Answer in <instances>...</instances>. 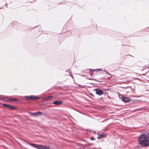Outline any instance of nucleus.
I'll list each match as a JSON object with an SVG mask.
<instances>
[{
  "label": "nucleus",
  "mask_w": 149,
  "mask_h": 149,
  "mask_svg": "<svg viewBox=\"0 0 149 149\" xmlns=\"http://www.w3.org/2000/svg\"><path fill=\"white\" fill-rule=\"evenodd\" d=\"M37 115V116L42 115V113L40 111H38L36 112Z\"/></svg>",
  "instance_id": "11"
},
{
  "label": "nucleus",
  "mask_w": 149,
  "mask_h": 149,
  "mask_svg": "<svg viewBox=\"0 0 149 149\" xmlns=\"http://www.w3.org/2000/svg\"><path fill=\"white\" fill-rule=\"evenodd\" d=\"M145 109L144 107H142L140 108L137 109L135 110V111H139L145 110Z\"/></svg>",
  "instance_id": "9"
},
{
  "label": "nucleus",
  "mask_w": 149,
  "mask_h": 149,
  "mask_svg": "<svg viewBox=\"0 0 149 149\" xmlns=\"http://www.w3.org/2000/svg\"><path fill=\"white\" fill-rule=\"evenodd\" d=\"M3 106L4 107H8L9 108H12V109H13L15 108V107L13 106H12L9 105L8 104H3Z\"/></svg>",
  "instance_id": "6"
},
{
  "label": "nucleus",
  "mask_w": 149,
  "mask_h": 149,
  "mask_svg": "<svg viewBox=\"0 0 149 149\" xmlns=\"http://www.w3.org/2000/svg\"><path fill=\"white\" fill-rule=\"evenodd\" d=\"M31 100L37 99L40 98V97L38 96H36L34 95H31Z\"/></svg>",
  "instance_id": "8"
},
{
  "label": "nucleus",
  "mask_w": 149,
  "mask_h": 149,
  "mask_svg": "<svg viewBox=\"0 0 149 149\" xmlns=\"http://www.w3.org/2000/svg\"><path fill=\"white\" fill-rule=\"evenodd\" d=\"M39 31H40V30H39Z\"/></svg>",
  "instance_id": "25"
},
{
  "label": "nucleus",
  "mask_w": 149,
  "mask_h": 149,
  "mask_svg": "<svg viewBox=\"0 0 149 149\" xmlns=\"http://www.w3.org/2000/svg\"><path fill=\"white\" fill-rule=\"evenodd\" d=\"M25 97L28 99L29 100H31V96H25Z\"/></svg>",
  "instance_id": "12"
},
{
  "label": "nucleus",
  "mask_w": 149,
  "mask_h": 149,
  "mask_svg": "<svg viewBox=\"0 0 149 149\" xmlns=\"http://www.w3.org/2000/svg\"><path fill=\"white\" fill-rule=\"evenodd\" d=\"M11 101H13L16 102V101H17V100L16 98H13L12 100H11Z\"/></svg>",
  "instance_id": "16"
},
{
  "label": "nucleus",
  "mask_w": 149,
  "mask_h": 149,
  "mask_svg": "<svg viewBox=\"0 0 149 149\" xmlns=\"http://www.w3.org/2000/svg\"><path fill=\"white\" fill-rule=\"evenodd\" d=\"M13 27H14V25H13Z\"/></svg>",
  "instance_id": "27"
},
{
  "label": "nucleus",
  "mask_w": 149,
  "mask_h": 149,
  "mask_svg": "<svg viewBox=\"0 0 149 149\" xmlns=\"http://www.w3.org/2000/svg\"><path fill=\"white\" fill-rule=\"evenodd\" d=\"M93 71L94 72H95V71H96L97 72V69H94V70H93Z\"/></svg>",
  "instance_id": "21"
},
{
  "label": "nucleus",
  "mask_w": 149,
  "mask_h": 149,
  "mask_svg": "<svg viewBox=\"0 0 149 149\" xmlns=\"http://www.w3.org/2000/svg\"><path fill=\"white\" fill-rule=\"evenodd\" d=\"M6 98V97H1V98H0V100H2L3 101H6V100L5 99V98Z\"/></svg>",
  "instance_id": "13"
},
{
  "label": "nucleus",
  "mask_w": 149,
  "mask_h": 149,
  "mask_svg": "<svg viewBox=\"0 0 149 149\" xmlns=\"http://www.w3.org/2000/svg\"><path fill=\"white\" fill-rule=\"evenodd\" d=\"M148 29H149V27L148 28Z\"/></svg>",
  "instance_id": "24"
},
{
  "label": "nucleus",
  "mask_w": 149,
  "mask_h": 149,
  "mask_svg": "<svg viewBox=\"0 0 149 149\" xmlns=\"http://www.w3.org/2000/svg\"><path fill=\"white\" fill-rule=\"evenodd\" d=\"M5 5L6 6V7H7V3H6Z\"/></svg>",
  "instance_id": "22"
},
{
  "label": "nucleus",
  "mask_w": 149,
  "mask_h": 149,
  "mask_svg": "<svg viewBox=\"0 0 149 149\" xmlns=\"http://www.w3.org/2000/svg\"><path fill=\"white\" fill-rule=\"evenodd\" d=\"M29 113L32 116H37L36 112L35 113L29 112Z\"/></svg>",
  "instance_id": "10"
},
{
  "label": "nucleus",
  "mask_w": 149,
  "mask_h": 149,
  "mask_svg": "<svg viewBox=\"0 0 149 149\" xmlns=\"http://www.w3.org/2000/svg\"><path fill=\"white\" fill-rule=\"evenodd\" d=\"M53 97V96H49L47 97V100H49L50 98H52Z\"/></svg>",
  "instance_id": "14"
},
{
  "label": "nucleus",
  "mask_w": 149,
  "mask_h": 149,
  "mask_svg": "<svg viewBox=\"0 0 149 149\" xmlns=\"http://www.w3.org/2000/svg\"><path fill=\"white\" fill-rule=\"evenodd\" d=\"M97 72H98V71H100V70H102L100 69H97Z\"/></svg>",
  "instance_id": "18"
},
{
  "label": "nucleus",
  "mask_w": 149,
  "mask_h": 149,
  "mask_svg": "<svg viewBox=\"0 0 149 149\" xmlns=\"http://www.w3.org/2000/svg\"><path fill=\"white\" fill-rule=\"evenodd\" d=\"M105 136V135L103 134H98V136L97 137V138L98 139H99L101 138L104 137Z\"/></svg>",
  "instance_id": "7"
},
{
  "label": "nucleus",
  "mask_w": 149,
  "mask_h": 149,
  "mask_svg": "<svg viewBox=\"0 0 149 149\" xmlns=\"http://www.w3.org/2000/svg\"><path fill=\"white\" fill-rule=\"evenodd\" d=\"M25 142L29 145L31 146L38 149H49V147L41 145L38 144H36L33 143H28L26 141Z\"/></svg>",
  "instance_id": "2"
},
{
  "label": "nucleus",
  "mask_w": 149,
  "mask_h": 149,
  "mask_svg": "<svg viewBox=\"0 0 149 149\" xmlns=\"http://www.w3.org/2000/svg\"><path fill=\"white\" fill-rule=\"evenodd\" d=\"M105 72H106V73L108 75H110L111 76L109 77V78H111V75L107 71L105 70Z\"/></svg>",
  "instance_id": "15"
},
{
  "label": "nucleus",
  "mask_w": 149,
  "mask_h": 149,
  "mask_svg": "<svg viewBox=\"0 0 149 149\" xmlns=\"http://www.w3.org/2000/svg\"><path fill=\"white\" fill-rule=\"evenodd\" d=\"M62 103V101H56L53 102V104L56 105H59Z\"/></svg>",
  "instance_id": "5"
},
{
  "label": "nucleus",
  "mask_w": 149,
  "mask_h": 149,
  "mask_svg": "<svg viewBox=\"0 0 149 149\" xmlns=\"http://www.w3.org/2000/svg\"><path fill=\"white\" fill-rule=\"evenodd\" d=\"M94 91L96 92V94L97 95H100L104 94L103 91L100 89H96L94 90Z\"/></svg>",
  "instance_id": "3"
},
{
  "label": "nucleus",
  "mask_w": 149,
  "mask_h": 149,
  "mask_svg": "<svg viewBox=\"0 0 149 149\" xmlns=\"http://www.w3.org/2000/svg\"><path fill=\"white\" fill-rule=\"evenodd\" d=\"M16 23V22H13L11 23V24H15V23Z\"/></svg>",
  "instance_id": "20"
},
{
  "label": "nucleus",
  "mask_w": 149,
  "mask_h": 149,
  "mask_svg": "<svg viewBox=\"0 0 149 149\" xmlns=\"http://www.w3.org/2000/svg\"><path fill=\"white\" fill-rule=\"evenodd\" d=\"M69 74H70V76H71V77H72V78H73V77L72 76V75H71V72H69Z\"/></svg>",
  "instance_id": "19"
},
{
  "label": "nucleus",
  "mask_w": 149,
  "mask_h": 149,
  "mask_svg": "<svg viewBox=\"0 0 149 149\" xmlns=\"http://www.w3.org/2000/svg\"><path fill=\"white\" fill-rule=\"evenodd\" d=\"M91 95H92L93 96V95L92 94H91Z\"/></svg>",
  "instance_id": "23"
},
{
  "label": "nucleus",
  "mask_w": 149,
  "mask_h": 149,
  "mask_svg": "<svg viewBox=\"0 0 149 149\" xmlns=\"http://www.w3.org/2000/svg\"><path fill=\"white\" fill-rule=\"evenodd\" d=\"M90 70H92V69H90Z\"/></svg>",
  "instance_id": "26"
},
{
  "label": "nucleus",
  "mask_w": 149,
  "mask_h": 149,
  "mask_svg": "<svg viewBox=\"0 0 149 149\" xmlns=\"http://www.w3.org/2000/svg\"><path fill=\"white\" fill-rule=\"evenodd\" d=\"M139 144L143 147L149 146V133L147 135L145 134H142L138 140Z\"/></svg>",
  "instance_id": "1"
},
{
  "label": "nucleus",
  "mask_w": 149,
  "mask_h": 149,
  "mask_svg": "<svg viewBox=\"0 0 149 149\" xmlns=\"http://www.w3.org/2000/svg\"><path fill=\"white\" fill-rule=\"evenodd\" d=\"M122 100L125 102H127L130 101V100L129 98L126 97H123Z\"/></svg>",
  "instance_id": "4"
},
{
  "label": "nucleus",
  "mask_w": 149,
  "mask_h": 149,
  "mask_svg": "<svg viewBox=\"0 0 149 149\" xmlns=\"http://www.w3.org/2000/svg\"><path fill=\"white\" fill-rule=\"evenodd\" d=\"M90 140L91 141H93V140H95V138L93 137H92L91 138H90Z\"/></svg>",
  "instance_id": "17"
}]
</instances>
